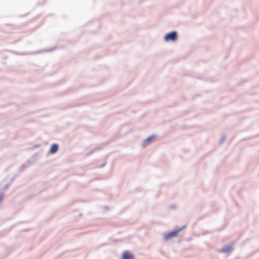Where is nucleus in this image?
I'll list each match as a JSON object with an SVG mask.
<instances>
[{
  "instance_id": "obj_2",
  "label": "nucleus",
  "mask_w": 259,
  "mask_h": 259,
  "mask_svg": "<svg viewBox=\"0 0 259 259\" xmlns=\"http://www.w3.org/2000/svg\"><path fill=\"white\" fill-rule=\"evenodd\" d=\"M182 229L183 228H181L180 229H179V230H175V231H171V232L167 233L164 236L165 239L168 240V239H169L170 238H172L173 237H176L178 235V234L180 232V231L181 230H182Z\"/></svg>"
},
{
  "instance_id": "obj_3",
  "label": "nucleus",
  "mask_w": 259,
  "mask_h": 259,
  "mask_svg": "<svg viewBox=\"0 0 259 259\" xmlns=\"http://www.w3.org/2000/svg\"><path fill=\"white\" fill-rule=\"evenodd\" d=\"M134 256L130 252L124 251L122 255V259H134Z\"/></svg>"
},
{
  "instance_id": "obj_1",
  "label": "nucleus",
  "mask_w": 259,
  "mask_h": 259,
  "mask_svg": "<svg viewBox=\"0 0 259 259\" xmlns=\"http://www.w3.org/2000/svg\"><path fill=\"white\" fill-rule=\"evenodd\" d=\"M178 35L176 31H172L167 33L164 37V40L166 41H175L177 39Z\"/></svg>"
},
{
  "instance_id": "obj_5",
  "label": "nucleus",
  "mask_w": 259,
  "mask_h": 259,
  "mask_svg": "<svg viewBox=\"0 0 259 259\" xmlns=\"http://www.w3.org/2000/svg\"><path fill=\"white\" fill-rule=\"evenodd\" d=\"M231 249V246H228L222 248L221 251L223 252H229Z\"/></svg>"
},
{
  "instance_id": "obj_6",
  "label": "nucleus",
  "mask_w": 259,
  "mask_h": 259,
  "mask_svg": "<svg viewBox=\"0 0 259 259\" xmlns=\"http://www.w3.org/2000/svg\"><path fill=\"white\" fill-rule=\"evenodd\" d=\"M153 138V137H152V136L148 138V139H147V140H146V142L149 141Z\"/></svg>"
},
{
  "instance_id": "obj_4",
  "label": "nucleus",
  "mask_w": 259,
  "mask_h": 259,
  "mask_svg": "<svg viewBox=\"0 0 259 259\" xmlns=\"http://www.w3.org/2000/svg\"><path fill=\"white\" fill-rule=\"evenodd\" d=\"M58 149V145L56 144H54L51 147V148L50 149V152L52 154H54L57 151Z\"/></svg>"
}]
</instances>
